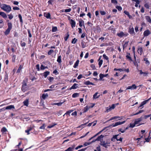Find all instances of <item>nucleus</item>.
Masks as SVG:
<instances>
[{"instance_id": "f257e3e1", "label": "nucleus", "mask_w": 151, "mask_h": 151, "mask_svg": "<svg viewBox=\"0 0 151 151\" xmlns=\"http://www.w3.org/2000/svg\"><path fill=\"white\" fill-rule=\"evenodd\" d=\"M1 8L7 12H9V6L4 4H2L1 5Z\"/></svg>"}, {"instance_id": "f03ea898", "label": "nucleus", "mask_w": 151, "mask_h": 151, "mask_svg": "<svg viewBox=\"0 0 151 151\" xmlns=\"http://www.w3.org/2000/svg\"><path fill=\"white\" fill-rule=\"evenodd\" d=\"M126 122V121H124L122 122H116L114 124H113L112 125H110L109 126V127H114L116 126H117L118 125H121L122 124H123L125 123Z\"/></svg>"}, {"instance_id": "7ed1b4c3", "label": "nucleus", "mask_w": 151, "mask_h": 151, "mask_svg": "<svg viewBox=\"0 0 151 151\" xmlns=\"http://www.w3.org/2000/svg\"><path fill=\"white\" fill-rule=\"evenodd\" d=\"M92 104V105L90 106L88 105L84 108L83 111L84 113H85L87 112L90 108H93L94 106L95 105L94 104Z\"/></svg>"}, {"instance_id": "20e7f679", "label": "nucleus", "mask_w": 151, "mask_h": 151, "mask_svg": "<svg viewBox=\"0 0 151 151\" xmlns=\"http://www.w3.org/2000/svg\"><path fill=\"white\" fill-rule=\"evenodd\" d=\"M128 35V33H124V32L122 31L121 32H120L117 33V35L119 37H127Z\"/></svg>"}, {"instance_id": "39448f33", "label": "nucleus", "mask_w": 151, "mask_h": 151, "mask_svg": "<svg viewBox=\"0 0 151 151\" xmlns=\"http://www.w3.org/2000/svg\"><path fill=\"white\" fill-rule=\"evenodd\" d=\"M68 20L70 21V24L71 25V27L72 28H73L76 26V22L73 20L70 19L69 17L68 18Z\"/></svg>"}, {"instance_id": "423d86ee", "label": "nucleus", "mask_w": 151, "mask_h": 151, "mask_svg": "<svg viewBox=\"0 0 151 151\" xmlns=\"http://www.w3.org/2000/svg\"><path fill=\"white\" fill-rule=\"evenodd\" d=\"M128 32L132 36H134L135 35V33L134 32V29L133 27H130L129 28L128 30Z\"/></svg>"}, {"instance_id": "0eeeda50", "label": "nucleus", "mask_w": 151, "mask_h": 151, "mask_svg": "<svg viewBox=\"0 0 151 151\" xmlns=\"http://www.w3.org/2000/svg\"><path fill=\"white\" fill-rule=\"evenodd\" d=\"M137 88V86L135 84H134L132 85L131 86H128L126 89V90L128 89H131V90H133V89H136Z\"/></svg>"}, {"instance_id": "6e6552de", "label": "nucleus", "mask_w": 151, "mask_h": 151, "mask_svg": "<svg viewBox=\"0 0 151 151\" xmlns=\"http://www.w3.org/2000/svg\"><path fill=\"white\" fill-rule=\"evenodd\" d=\"M27 85L25 82H23L22 83V91L24 92L26 90Z\"/></svg>"}, {"instance_id": "1a4fd4ad", "label": "nucleus", "mask_w": 151, "mask_h": 151, "mask_svg": "<svg viewBox=\"0 0 151 151\" xmlns=\"http://www.w3.org/2000/svg\"><path fill=\"white\" fill-rule=\"evenodd\" d=\"M108 143L104 141H102L101 142L100 145L106 148H107V146H109V145H107V144Z\"/></svg>"}, {"instance_id": "9d476101", "label": "nucleus", "mask_w": 151, "mask_h": 151, "mask_svg": "<svg viewBox=\"0 0 151 151\" xmlns=\"http://www.w3.org/2000/svg\"><path fill=\"white\" fill-rule=\"evenodd\" d=\"M151 34V32L149 29H147L143 33V35L144 37H147Z\"/></svg>"}, {"instance_id": "9b49d317", "label": "nucleus", "mask_w": 151, "mask_h": 151, "mask_svg": "<svg viewBox=\"0 0 151 151\" xmlns=\"http://www.w3.org/2000/svg\"><path fill=\"white\" fill-rule=\"evenodd\" d=\"M121 117L118 116H114L113 117H111L108 121H111L112 120L114 119H116V120H119L122 119V118H121L120 119Z\"/></svg>"}, {"instance_id": "f8f14e48", "label": "nucleus", "mask_w": 151, "mask_h": 151, "mask_svg": "<svg viewBox=\"0 0 151 151\" xmlns=\"http://www.w3.org/2000/svg\"><path fill=\"white\" fill-rule=\"evenodd\" d=\"M79 26L80 27H82L83 26L84 27V21L82 19H79Z\"/></svg>"}, {"instance_id": "ddd939ff", "label": "nucleus", "mask_w": 151, "mask_h": 151, "mask_svg": "<svg viewBox=\"0 0 151 151\" xmlns=\"http://www.w3.org/2000/svg\"><path fill=\"white\" fill-rule=\"evenodd\" d=\"M76 146L75 145H73L71 147H68L65 151H73Z\"/></svg>"}, {"instance_id": "4468645a", "label": "nucleus", "mask_w": 151, "mask_h": 151, "mask_svg": "<svg viewBox=\"0 0 151 151\" xmlns=\"http://www.w3.org/2000/svg\"><path fill=\"white\" fill-rule=\"evenodd\" d=\"M126 57L127 58V59L129 61L131 62L132 61V60L130 54L129 53H127Z\"/></svg>"}, {"instance_id": "2eb2a0df", "label": "nucleus", "mask_w": 151, "mask_h": 151, "mask_svg": "<svg viewBox=\"0 0 151 151\" xmlns=\"http://www.w3.org/2000/svg\"><path fill=\"white\" fill-rule=\"evenodd\" d=\"M142 117H140L139 119H136L135 121L134 122L136 125H137L139 123L142 121Z\"/></svg>"}, {"instance_id": "dca6fc26", "label": "nucleus", "mask_w": 151, "mask_h": 151, "mask_svg": "<svg viewBox=\"0 0 151 151\" xmlns=\"http://www.w3.org/2000/svg\"><path fill=\"white\" fill-rule=\"evenodd\" d=\"M8 28L4 32L5 35H8L9 33V23H8Z\"/></svg>"}, {"instance_id": "f3484780", "label": "nucleus", "mask_w": 151, "mask_h": 151, "mask_svg": "<svg viewBox=\"0 0 151 151\" xmlns=\"http://www.w3.org/2000/svg\"><path fill=\"white\" fill-rule=\"evenodd\" d=\"M139 72H140V74L141 75L143 74V76H145L147 75L148 74V73L147 72H143L142 71V70H139Z\"/></svg>"}, {"instance_id": "a211bd4d", "label": "nucleus", "mask_w": 151, "mask_h": 151, "mask_svg": "<svg viewBox=\"0 0 151 151\" xmlns=\"http://www.w3.org/2000/svg\"><path fill=\"white\" fill-rule=\"evenodd\" d=\"M44 16L47 19H50V14L49 13H45Z\"/></svg>"}, {"instance_id": "6ab92c4d", "label": "nucleus", "mask_w": 151, "mask_h": 151, "mask_svg": "<svg viewBox=\"0 0 151 151\" xmlns=\"http://www.w3.org/2000/svg\"><path fill=\"white\" fill-rule=\"evenodd\" d=\"M78 84L76 83H74L73 85L71 86V87L70 88V90H71L72 89H76L78 87Z\"/></svg>"}, {"instance_id": "aec40b11", "label": "nucleus", "mask_w": 151, "mask_h": 151, "mask_svg": "<svg viewBox=\"0 0 151 151\" xmlns=\"http://www.w3.org/2000/svg\"><path fill=\"white\" fill-rule=\"evenodd\" d=\"M101 57V56H100L98 60L99 61V65L100 68L101 67L103 63V60H100Z\"/></svg>"}, {"instance_id": "412c9836", "label": "nucleus", "mask_w": 151, "mask_h": 151, "mask_svg": "<svg viewBox=\"0 0 151 151\" xmlns=\"http://www.w3.org/2000/svg\"><path fill=\"white\" fill-rule=\"evenodd\" d=\"M50 72L49 71H47L44 72L43 73V76L45 78H46L48 75L50 74Z\"/></svg>"}, {"instance_id": "4be33fe9", "label": "nucleus", "mask_w": 151, "mask_h": 151, "mask_svg": "<svg viewBox=\"0 0 151 151\" xmlns=\"http://www.w3.org/2000/svg\"><path fill=\"white\" fill-rule=\"evenodd\" d=\"M145 18L147 22L151 24V19L150 17L149 16H147L145 17Z\"/></svg>"}, {"instance_id": "5701e85b", "label": "nucleus", "mask_w": 151, "mask_h": 151, "mask_svg": "<svg viewBox=\"0 0 151 151\" xmlns=\"http://www.w3.org/2000/svg\"><path fill=\"white\" fill-rule=\"evenodd\" d=\"M108 75V74H106V75L103 74L102 73H100L99 75V77H100V80H101V79L104 77H106Z\"/></svg>"}, {"instance_id": "b1692460", "label": "nucleus", "mask_w": 151, "mask_h": 151, "mask_svg": "<svg viewBox=\"0 0 151 151\" xmlns=\"http://www.w3.org/2000/svg\"><path fill=\"white\" fill-rule=\"evenodd\" d=\"M124 13L128 16L129 19H131L132 18V16L130 15L129 12L125 10L124 12Z\"/></svg>"}, {"instance_id": "393cba45", "label": "nucleus", "mask_w": 151, "mask_h": 151, "mask_svg": "<svg viewBox=\"0 0 151 151\" xmlns=\"http://www.w3.org/2000/svg\"><path fill=\"white\" fill-rule=\"evenodd\" d=\"M84 84L86 85H94V84L90 82L89 81H87L85 82Z\"/></svg>"}, {"instance_id": "a878e982", "label": "nucleus", "mask_w": 151, "mask_h": 151, "mask_svg": "<svg viewBox=\"0 0 151 151\" xmlns=\"http://www.w3.org/2000/svg\"><path fill=\"white\" fill-rule=\"evenodd\" d=\"M138 51L139 53H140V55H141L143 52V49L142 47H140L138 48Z\"/></svg>"}, {"instance_id": "bb28decb", "label": "nucleus", "mask_w": 151, "mask_h": 151, "mask_svg": "<svg viewBox=\"0 0 151 151\" xmlns=\"http://www.w3.org/2000/svg\"><path fill=\"white\" fill-rule=\"evenodd\" d=\"M119 135V134H116L113 136L111 139V141L113 142L115 141L116 139V137H117Z\"/></svg>"}, {"instance_id": "cd10ccee", "label": "nucleus", "mask_w": 151, "mask_h": 151, "mask_svg": "<svg viewBox=\"0 0 151 151\" xmlns=\"http://www.w3.org/2000/svg\"><path fill=\"white\" fill-rule=\"evenodd\" d=\"M98 94V92L96 93L93 95V98L94 99H96L98 98L100 96V95L98 96L97 94Z\"/></svg>"}, {"instance_id": "c85d7f7f", "label": "nucleus", "mask_w": 151, "mask_h": 151, "mask_svg": "<svg viewBox=\"0 0 151 151\" xmlns=\"http://www.w3.org/2000/svg\"><path fill=\"white\" fill-rule=\"evenodd\" d=\"M48 95L47 93L43 94L42 96V98L43 99H45L46 97H48Z\"/></svg>"}, {"instance_id": "c756f323", "label": "nucleus", "mask_w": 151, "mask_h": 151, "mask_svg": "<svg viewBox=\"0 0 151 151\" xmlns=\"http://www.w3.org/2000/svg\"><path fill=\"white\" fill-rule=\"evenodd\" d=\"M0 15H1L4 18L7 17V16L6 14L4 12H0Z\"/></svg>"}, {"instance_id": "7c9ffc66", "label": "nucleus", "mask_w": 151, "mask_h": 151, "mask_svg": "<svg viewBox=\"0 0 151 151\" xmlns=\"http://www.w3.org/2000/svg\"><path fill=\"white\" fill-rule=\"evenodd\" d=\"M23 103L24 105L26 106H28L29 104V101L28 99H27L26 100L24 101L23 102Z\"/></svg>"}, {"instance_id": "2f4dec72", "label": "nucleus", "mask_w": 151, "mask_h": 151, "mask_svg": "<svg viewBox=\"0 0 151 151\" xmlns=\"http://www.w3.org/2000/svg\"><path fill=\"white\" fill-rule=\"evenodd\" d=\"M79 63V60H77L76 61L75 64H74V65L73 66V67L75 68H76L78 66Z\"/></svg>"}, {"instance_id": "473e14b6", "label": "nucleus", "mask_w": 151, "mask_h": 151, "mask_svg": "<svg viewBox=\"0 0 151 151\" xmlns=\"http://www.w3.org/2000/svg\"><path fill=\"white\" fill-rule=\"evenodd\" d=\"M57 61L59 63H61V55L59 56L57 60Z\"/></svg>"}, {"instance_id": "72a5a7b5", "label": "nucleus", "mask_w": 151, "mask_h": 151, "mask_svg": "<svg viewBox=\"0 0 151 151\" xmlns=\"http://www.w3.org/2000/svg\"><path fill=\"white\" fill-rule=\"evenodd\" d=\"M151 99V97L149 98L148 99L143 101L142 102V104L143 105H144L146 104Z\"/></svg>"}, {"instance_id": "f704fd0d", "label": "nucleus", "mask_w": 151, "mask_h": 151, "mask_svg": "<svg viewBox=\"0 0 151 151\" xmlns=\"http://www.w3.org/2000/svg\"><path fill=\"white\" fill-rule=\"evenodd\" d=\"M57 28L56 27H53L52 28V32H55L57 31Z\"/></svg>"}, {"instance_id": "c9c22d12", "label": "nucleus", "mask_w": 151, "mask_h": 151, "mask_svg": "<svg viewBox=\"0 0 151 151\" xmlns=\"http://www.w3.org/2000/svg\"><path fill=\"white\" fill-rule=\"evenodd\" d=\"M103 57L104 59H105L106 60H107L108 62H109V58L107 57V56L106 55H105V54H103Z\"/></svg>"}, {"instance_id": "e433bc0d", "label": "nucleus", "mask_w": 151, "mask_h": 151, "mask_svg": "<svg viewBox=\"0 0 151 151\" xmlns=\"http://www.w3.org/2000/svg\"><path fill=\"white\" fill-rule=\"evenodd\" d=\"M7 129L5 127H3L1 129V131L3 133L5 134L4 133L7 131Z\"/></svg>"}, {"instance_id": "4c0bfd02", "label": "nucleus", "mask_w": 151, "mask_h": 151, "mask_svg": "<svg viewBox=\"0 0 151 151\" xmlns=\"http://www.w3.org/2000/svg\"><path fill=\"white\" fill-rule=\"evenodd\" d=\"M79 96V94L78 93H73L72 95V97L73 98H76L78 97Z\"/></svg>"}, {"instance_id": "58836bf2", "label": "nucleus", "mask_w": 151, "mask_h": 151, "mask_svg": "<svg viewBox=\"0 0 151 151\" xmlns=\"http://www.w3.org/2000/svg\"><path fill=\"white\" fill-rule=\"evenodd\" d=\"M81 45L82 48H84L86 47V45L84 42H81Z\"/></svg>"}, {"instance_id": "ea45409f", "label": "nucleus", "mask_w": 151, "mask_h": 151, "mask_svg": "<svg viewBox=\"0 0 151 151\" xmlns=\"http://www.w3.org/2000/svg\"><path fill=\"white\" fill-rule=\"evenodd\" d=\"M69 35L68 33H67L66 34V36L64 38V40L65 41H67L68 39L69 38Z\"/></svg>"}, {"instance_id": "a19ab883", "label": "nucleus", "mask_w": 151, "mask_h": 151, "mask_svg": "<svg viewBox=\"0 0 151 151\" xmlns=\"http://www.w3.org/2000/svg\"><path fill=\"white\" fill-rule=\"evenodd\" d=\"M54 52V51L52 50H50L47 52V54L48 55H51L52 53Z\"/></svg>"}, {"instance_id": "79ce46f5", "label": "nucleus", "mask_w": 151, "mask_h": 151, "mask_svg": "<svg viewBox=\"0 0 151 151\" xmlns=\"http://www.w3.org/2000/svg\"><path fill=\"white\" fill-rule=\"evenodd\" d=\"M22 68V67L21 65H20L17 70V73H19L20 72L21 69Z\"/></svg>"}, {"instance_id": "37998d69", "label": "nucleus", "mask_w": 151, "mask_h": 151, "mask_svg": "<svg viewBox=\"0 0 151 151\" xmlns=\"http://www.w3.org/2000/svg\"><path fill=\"white\" fill-rule=\"evenodd\" d=\"M77 41V40L75 38L72 39L71 41V43H72L75 44L76 42Z\"/></svg>"}, {"instance_id": "c03bdc74", "label": "nucleus", "mask_w": 151, "mask_h": 151, "mask_svg": "<svg viewBox=\"0 0 151 151\" xmlns=\"http://www.w3.org/2000/svg\"><path fill=\"white\" fill-rule=\"evenodd\" d=\"M87 123H85L84 124H82L81 125L79 126L78 127V128H83L85 127V126L86 125Z\"/></svg>"}, {"instance_id": "a18cd8bd", "label": "nucleus", "mask_w": 151, "mask_h": 151, "mask_svg": "<svg viewBox=\"0 0 151 151\" xmlns=\"http://www.w3.org/2000/svg\"><path fill=\"white\" fill-rule=\"evenodd\" d=\"M20 45L22 47H24L26 45V43L25 42H22V41H21L20 42Z\"/></svg>"}, {"instance_id": "49530a36", "label": "nucleus", "mask_w": 151, "mask_h": 151, "mask_svg": "<svg viewBox=\"0 0 151 151\" xmlns=\"http://www.w3.org/2000/svg\"><path fill=\"white\" fill-rule=\"evenodd\" d=\"M18 17L20 20V22L21 23L23 22L22 19V17L21 14H19L18 15Z\"/></svg>"}, {"instance_id": "de8ad7c7", "label": "nucleus", "mask_w": 151, "mask_h": 151, "mask_svg": "<svg viewBox=\"0 0 151 151\" xmlns=\"http://www.w3.org/2000/svg\"><path fill=\"white\" fill-rule=\"evenodd\" d=\"M114 70L115 71H119L120 72L124 71L123 69H122L121 68L117 69L115 68L114 69Z\"/></svg>"}, {"instance_id": "09e8293b", "label": "nucleus", "mask_w": 151, "mask_h": 151, "mask_svg": "<svg viewBox=\"0 0 151 151\" xmlns=\"http://www.w3.org/2000/svg\"><path fill=\"white\" fill-rule=\"evenodd\" d=\"M116 8L119 11H120L122 9V7L120 6H116Z\"/></svg>"}, {"instance_id": "8fccbe9b", "label": "nucleus", "mask_w": 151, "mask_h": 151, "mask_svg": "<svg viewBox=\"0 0 151 151\" xmlns=\"http://www.w3.org/2000/svg\"><path fill=\"white\" fill-rule=\"evenodd\" d=\"M62 104L63 103L62 102H59L57 103H55L54 104V105H56L58 106H60L62 105Z\"/></svg>"}, {"instance_id": "3c124183", "label": "nucleus", "mask_w": 151, "mask_h": 151, "mask_svg": "<svg viewBox=\"0 0 151 151\" xmlns=\"http://www.w3.org/2000/svg\"><path fill=\"white\" fill-rule=\"evenodd\" d=\"M136 124H135V122H134V123H133V124H130V127H131L132 128H133L136 125Z\"/></svg>"}, {"instance_id": "603ef678", "label": "nucleus", "mask_w": 151, "mask_h": 151, "mask_svg": "<svg viewBox=\"0 0 151 151\" xmlns=\"http://www.w3.org/2000/svg\"><path fill=\"white\" fill-rule=\"evenodd\" d=\"M144 6L147 9L149 8V6L148 3H146L144 4Z\"/></svg>"}, {"instance_id": "864d4df0", "label": "nucleus", "mask_w": 151, "mask_h": 151, "mask_svg": "<svg viewBox=\"0 0 151 151\" xmlns=\"http://www.w3.org/2000/svg\"><path fill=\"white\" fill-rule=\"evenodd\" d=\"M53 73L55 74L56 75H57L59 74V72L57 71L56 69L55 70L53 71Z\"/></svg>"}, {"instance_id": "5fc2aeb1", "label": "nucleus", "mask_w": 151, "mask_h": 151, "mask_svg": "<svg viewBox=\"0 0 151 151\" xmlns=\"http://www.w3.org/2000/svg\"><path fill=\"white\" fill-rule=\"evenodd\" d=\"M71 9L70 8L65 9L64 10V12H70L71 11Z\"/></svg>"}, {"instance_id": "6e6d98bb", "label": "nucleus", "mask_w": 151, "mask_h": 151, "mask_svg": "<svg viewBox=\"0 0 151 151\" xmlns=\"http://www.w3.org/2000/svg\"><path fill=\"white\" fill-rule=\"evenodd\" d=\"M112 110L114 109L115 107V104H113L111 106H109Z\"/></svg>"}, {"instance_id": "4d7b16f0", "label": "nucleus", "mask_w": 151, "mask_h": 151, "mask_svg": "<svg viewBox=\"0 0 151 151\" xmlns=\"http://www.w3.org/2000/svg\"><path fill=\"white\" fill-rule=\"evenodd\" d=\"M45 127V124H43L40 127V129H44Z\"/></svg>"}, {"instance_id": "13d9d810", "label": "nucleus", "mask_w": 151, "mask_h": 151, "mask_svg": "<svg viewBox=\"0 0 151 151\" xmlns=\"http://www.w3.org/2000/svg\"><path fill=\"white\" fill-rule=\"evenodd\" d=\"M112 110L111 109L109 106L107 108L106 111L107 112H108Z\"/></svg>"}, {"instance_id": "bf43d9fd", "label": "nucleus", "mask_w": 151, "mask_h": 151, "mask_svg": "<svg viewBox=\"0 0 151 151\" xmlns=\"http://www.w3.org/2000/svg\"><path fill=\"white\" fill-rule=\"evenodd\" d=\"M36 68L38 71H39L40 70V65L39 64H37L36 65Z\"/></svg>"}, {"instance_id": "052dcab7", "label": "nucleus", "mask_w": 151, "mask_h": 151, "mask_svg": "<svg viewBox=\"0 0 151 151\" xmlns=\"http://www.w3.org/2000/svg\"><path fill=\"white\" fill-rule=\"evenodd\" d=\"M111 2L114 4H116L117 1L116 0H111Z\"/></svg>"}, {"instance_id": "680f3d73", "label": "nucleus", "mask_w": 151, "mask_h": 151, "mask_svg": "<svg viewBox=\"0 0 151 151\" xmlns=\"http://www.w3.org/2000/svg\"><path fill=\"white\" fill-rule=\"evenodd\" d=\"M118 131H119V132H120L122 133H124L125 132V129L123 130L122 129H119Z\"/></svg>"}, {"instance_id": "e2e57ef3", "label": "nucleus", "mask_w": 151, "mask_h": 151, "mask_svg": "<svg viewBox=\"0 0 151 151\" xmlns=\"http://www.w3.org/2000/svg\"><path fill=\"white\" fill-rule=\"evenodd\" d=\"M27 31H28V34L29 35V37H32V35L31 34V33H30V30L29 29H28L27 30Z\"/></svg>"}, {"instance_id": "0e129e2a", "label": "nucleus", "mask_w": 151, "mask_h": 151, "mask_svg": "<svg viewBox=\"0 0 151 151\" xmlns=\"http://www.w3.org/2000/svg\"><path fill=\"white\" fill-rule=\"evenodd\" d=\"M16 58V56L15 55L13 56L12 58V61L13 62H14Z\"/></svg>"}, {"instance_id": "69168bd1", "label": "nucleus", "mask_w": 151, "mask_h": 151, "mask_svg": "<svg viewBox=\"0 0 151 151\" xmlns=\"http://www.w3.org/2000/svg\"><path fill=\"white\" fill-rule=\"evenodd\" d=\"M100 13L102 15H104L106 14V13L103 11H101L100 12Z\"/></svg>"}, {"instance_id": "338daca9", "label": "nucleus", "mask_w": 151, "mask_h": 151, "mask_svg": "<svg viewBox=\"0 0 151 151\" xmlns=\"http://www.w3.org/2000/svg\"><path fill=\"white\" fill-rule=\"evenodd\" d=\"M107 45H108L106 43H102V44H101L100 45V46L101 47H103V46H107Z\"/></svg>"}, {"instance_id": "774afa93", "label": "nucleus", "mask_w": 151, "mask_h": 151, "mask_svg": "<svg viewBox=\"0 0 151 151\" xmlns=\"http://www.w3.org/2000/svg\"><path fill=\"white\" fill-rule=\"evenodd\" d=\"M83 147V146L82 145H79L78 146H77V147H76L75 148V149L77 150L78 149H79V148H80L82 147Z\"/></svg>"}]
</instances>
